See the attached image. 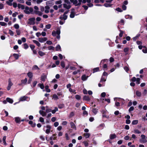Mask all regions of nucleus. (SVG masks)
<instances>
[{
	"instance_id": "nucleus-57",
	"label": "nucleus",
	"mask_w": 147,
	"mask_h": 147,
	"mask_svg": "<svg viewBox=\"0 0 147 147\" xmlns=\"http://www.w3.org/2000/svg\"><path fill=\"white\" fill-rule=\"evenodd\" d=\"M39 41L40 42H44L42 38H39L38 39Z\"/></svg>"
},
{
	"instance_id": "nucleus-15",
	"label": "nucleus",
	"mask_w": 147,
	"mask_h": 147,
	"mask_svg": "<svg viewBox=\"0 0 147 147\" xmlns=\"http://www.w3.org/2000/svg\"><path fill=\"white\" fill-rule=\"evenodd\" d=\"M116 137V136L115 134H111L110 135V138L111 140H113Z\"/></svg>"
},
{
	"instance_id": "nucleus-14",
	"label": "nucleus",
	"mask_w": 147,
	"mask_h": 147,
	"mask_svg": "<svg viewBox=\"0 0 147 147\" xmlns=\"http://www.w3.org/2000/svg\"><path fill=\"white\" fill-rule=\"evenodd\" d=\"M29 124L31 125V126L32 127H35L36 124L35 123H33L32 121H29Z\"/></svg>"
},
{
	"instance_id": "nucleus-45",
	"label": "nucleus",
	"mask_w": 147,
	"mask_h": 147,
	"mask_svg": "<svg viewBox=\"0 0 147 147\" xmlns=\"http://www.w3.org/2000/svg\"><path fill=\"white\" fill-rule=\"evenodd\" d=\"M63 107H64L63 104H61L59 105H58V107L60 109H61L63 108Z\"/></svg>"
},
{
	"instance_id": "nucleus-11",
	"label": "nucleus",
	"mask_w": 147,
	"mask_h": 147,
	"mask_svg": "<svg viewBox=\"0 0 147 147\" xmlns=\"http://www.w3.org/2000/svg\"><path fill=\"white\" fill-rule=\"evenodd\" d=\"M15 121L17 123H20L21 122V120L19 117H16L15 118Z\"/></svg>"
},
{
	"instance_id": "nucleus-43",
	"label": "nucleus",
	"mask_w": 147,
	"mask_h": 147,
	"mask_svg": "<svg viewBox=\"0 0 147 147\" xmlns=\"http://www.w3.org/2000/svg\"><path fill=\"white\" fill-rule=\"evenodd\" d=\"M37 83V82L36 81H34L32 84V87H35Z\"/></svg>"
},
{
	"instance_id": "nucleus-38",
	"label": "nucleus",
	"mask_w": 147,
	"mask_h": 147,
	"mask_svg": "<svg viewBox=\"0 0 147 147\" xmlns=\"http://www.w3.org/2000/svg\"><path fill=\"white\" fill-rule=\"evenodd\" d=\"M14 27L16 29H18L19 28V26L18 24H15L14 26Z\"/></svg>"
},
{
	"instance_id": "nucleus-51",
	"label": "nucleus",
	"mask_w": 147,
	"mask_h": 147,
	"mask_svg": "<svg viewBox=\"0 0 147 147\" xmlns=\"http://www.w3.org/2000/svg\"><path fill=\"white\" fill-rule=\"evenodd\" d=\"M129 48L128 47L125 48L124 49L123 51L125 53H127L129 51Z\"/></svg>"
},
{
	"instance_id": "nucleus-25",
	"label": "nucleus",
	"mask_w": 147,
	"mask_h": 147,
	"mask_svg": "<svg viewBox=\"0 0 147 147\" xmlns=\"http://www.w3.org/2000/svg\"><path fill=\"white\" fill-rule=\"evenodd\" d=\"M84 135L86 138H88L90 135V134L89 133H84Z\"/></svg>"
},
{
	"instance_id": "nucleus-8",
	"label": "nucleus",
	"mask_w": 147,
	"mask_h": 147,
	"mask_svg": "<svg viewBox=\"0 0 147 147\" xmlns=\"http://www.w3.org/2000/svg\"><path fill=\"white\" fill-rule=\"evenodd\" d=\"M70 124L71 128L75 129V130L76 129V127L73 122H71Z\"/></svg>"
},
{
	"instance_id": "nucleus-5",
	"label": "nucleus",
	"mask_w": 147,
	"mask_h": 147,
	"mask_svg": "<svg viewBox=\"0 0 147 147\" xmlns=\"http://www.w3.org/2000/svg\"><path fill=\"white\" fill-rule=\"evenodd\" d=\"M88 77V76H86V74H84L82 76L81 79L83 81H85L87 80Z\"/></svg>"
},
{
	"instance_id": "nucleus-28",
	"label": "nucleus",
	"mask_w": 147,
	"mask_h": 147,
	"mask_svg": "<svg viewBox=\"0 0 147 147\" xmlns=\"http://www.w3.org/2000/svg\"><path fill=\"white\" fill-rule=\"evenodd\" d=\"M27 98V97L26 96H22L20 98V100L21 101L25 100Z\"/></svg>"
},
{
	"instance_id": "nucleus-17",
	"label": "nucleus",
	"mask_w": 147,
	"mask_h": 147,
	"mask_svg": "<svg viewBox=\"0 0 147 147\" xmlns=\"http://www.w3.org/2000/svg\"><path fill=\"white\" fill-rule=\"evenodd\" d=\"M92 111L94 114L96 115V114L98 111V109L96 108H92Z\"/></svg>"
},
{
	"instance_id": "nucleus-12",
	"label": "nucleus",
	"mask_w": 147,
	"mask_h": 147,
	"mask_svg": "<svg viewBox=\"0 0 147 147\" xmlns=\"http://www.w3.org/2000/svg\"><path fill=\"white\" fill-rule=\"evenodd\" d=\"M92 73H94L96 72L99 71V67L94 68L92 70Z\"/></svg>"
},
{
	"instance_id": "nucleus-37",
	"label": "nucleus",
	"mask_w": 147,
	"mask_h": 147,
	"mask_svg": "<svg viewBox=\"0 0 147 147\" xmlns=\"http://www.w3.org/2000/svg\"><path fill=\"white\" fill-rule=\"evenodd\" d=\"M9 33L10 34V35L11 36H13L14 34V33L13 31H12L10 29L9 30Z\"/></svg>"
},
{
	"instance_id": "nucleus-62",
	"label": "nucleus",
	"mask_w": 147,
	"mask_h": 147,
	"mask_svg": "<svg viewBox=\"0 0 147 147\" xmlns=\"http://www.w3.org/2000/svg\"><path fill=\"white\" fill-rule=\"evenodd\" d=\"M116 11L119 12H121L122 11V10H121V8L119 7H118L116 8Z\"/></svg>"
},
{
	"instance_id": "nucleus-48",
	"label": "nucleus",
	"mask_w": 147,
	"mask_h": 147,
	"mask_svg": "<svg viewBox=\"0 0 147 147\" xmlns=\"http://www.w3.org/2000/svg\"><path fill=\"white\" fill-rule=\"evenodd\" d=\"M106 81V80L105 79V78L103 77L102 76V78L100 79V82H105Z\"/></svg>"
},
{
	"instance_id": "nucleus-63",
	"label": "nucleus",
	"mask_w": 147,
	"mask_h": 147,
	"mask_svg": "<svg viewBox=\"0 0 147 147\" xmlns=\"http://www.w3.org/2000/svg\"><path fill=\"white\" fill-rule=\"evenodd\" d=\"M108 75V74L105 71H104L102 74V76H107Z\"/></svg>"
},
{
	"instance_id": "nucleus-54",
	"label": "nucleus",
	"mask_w": 147,
	"mask_h": 147,
	"mask_svg": "<svg viewBox=\"0 0 147 147\" xmlns=\"http://www.w3.org/2000/svg\"><path fill=\"white\" fill-rule=\"evenodd\" d=\"M51 27V25L50 24H48L46 25V28L47 29H49Z\"/></svg>"
},
{
	"instance_id": "nucleus-27",
	"label": "nucleus",
	"mask_w": 147,
	"mask_h": 147,
	"mask_svg": "<svg viewBox=\"0 0 147 147\" xmlns=\"http://www.w3.org/2000/svg\"><path fill=\"white\" fill-rule=\"evenodd\" d=\"M54 99L55 100H57L59 99L58 97L55 94L53 95L52 96V99Z\"/></svg>"
},
{
	"instance_id": "nucleus-61",
	"label": "nucleus",
	"mask_w": 147,
	"mask_h": 147,
	"mask_svg": "<svg viewBox=\"0 0 147 147\" xmlns=\"http://www.w3.org/2000/svg\"><path fill=\"white\" fill-rule=\"evenodd\" d=\"M46 43L47 44L49 45H51L52 44V42L50 40H48L47 41Z\"/></svg>"
},
{
	"instance_id": "nucleus-10",
	"label": "nucleus",
	"mask_w": 147,
	"mask_h": 147,
	"mask_svg": "<svg viewBox=\"0 0 147 147\" xmlns=\"http://www.w3.org/2000/svg\"><path fill=\"white\" fill-rule=\"evenodd\" d=\"M29 8L28 6H26L25 9V10H24V12L26 14H29L30 13V11H27V10H29Z\"/></svg>"
},
{
	"instance_id": "nucleus-47",
	"label": "nucleus",
	"mask_w": 147,
	"mask_h": 147,
	"mask_svg": "<svg viewBox=\"0 0 147 147\" xmlns=\"http://www.w3.org/2000/svg\"><path fill=\"white\" fill-rule=\"evenodd\" d=\"M83 143L86 147L88 145V143L85 141H83Z\"/></svg>"
},
{
	"instance_id": "nucleus-9",
	"label": "nucleus",
	"mask_w": 147,
	"mask_h": 147,
	"mask_svg": "<svg viewBox=\"0 0 147 147\" xmlns=\"http://www.w3.org/2000/svg\"><path fill=\"white\" fill-rule=\"evenodd\" d=\"M39 113L43 117H44L46 115V113L42 110H40L39 111Z\"/></svg>"
},
{
	"instance_id": "nucleus-44",
	"label": "nucleus",
	"mask_w": 147,
	"mask_h": 147,
	"mask_svg": "<svg viewBox=\"0 0 147 147\" xmlns=\"http://www.w3.org/2000/svg\"><path fill=\"white\" fill-rule=\"evenodd\" d=\"M120 32L119 33V35L120 37H121L123 36V31L121 30H120Z\"/></svg>"
},
{
	"instance_id": "nucleus-34",
	"label": "nucleus",
	"mask_w": 147,
	"mask_h": 147,
	"mask_svg": "<svg viewBox=\"0 0 147 147\" xmlns=\"http://www.w3.org/2000/svg\"><path fill=\"white\" fill-rule=\"evenodd\" d=\"M61 65L63 68H64L65 67V63L64 61H61Z\"/></svg>"
},
{
	"instance_id": "nucleus-46",
	"label": "nucleus",
	"mask_w": 147,
	"mask_h": 147,
	"mask_svg": "<svg viewBox=\"0 0 147 147\" xmlns=\"http://www.w3.org/2000/svg\"><path fill=\"white\" fill-rule=\"evenodd\" d=\"M134 108L133 107H131L129 109V112H130L131 111L134 110Z\"/></svg>"
},
{
	"instance_id": "nucleus-53",
	"label": "nucleus",
	"mask_w": 147,
	"mask_h": 147,
	"mask_svg": "<svg viewBox=\"0 0 147 147\" xmlns=\"http://www.w3.org/2000/svg\"><path fill=\"white\" fill-rule=\"evenodd\" d=\"M127 7L124 5H123L122 6V8L123 10H126V9Z\"/></svg>"
},
{
	"instance_id": "nucleus-4",
	"label": "nucleus",
	"mask_w": 147,
	"mask_h": 147,
	"mask_svg": "<svg viewBox=\"0 0 147 147\" xmlns=\"http://www.w3.org/2000/svg\"><path fill=\"white\" fill-rule=\"evenodd\" d=\"M46 127L47 129L46 130L45 133L47 134H49L51 131V126L50 125H48L46 126Z\"/></svg>"
},
{
	"instance_id": "nucleus-19",
	"label": "nucleus",
	"mask_w": 147,
	"mask_h": 147,
	"mask_svg": "<svg viewBox=\"0 0 147 147\" xmlns=\"http://www.w3.org/2000/svg\"><path fill=\"white\" fill-rule=\"evenodd\" d=\"M33 42L36 44V45L38 47H40V43L37 41L35 40H33Z\"/></svg>"
},
{
	"instance_id": "nucleus-56",
	"label": "nucleus",
	"mask_w": 147,
	"mask_h": 147,
	"mask_svg": "<svg viewBox=\"0 0 147 147\" xmlns=\"http://www.w3.org/2000/svg\"><path fill=\"white\" fill-rule=\"evenodd\" d=\"M114 61V58L112 57H111L109 59V61L110 62L112 63Z\"/></svg>"
},
{
	"instance_id": "nucleus-29",
	"label": "nucleus",
	"mask_w": 147,
	"mask_h": 147,
	"mask_svg": "<svg viewBox=\"0 0 147 147\" xmlns=\"http://www.w3.org/2000/svg\"><path fill=\"white\" fill-rule=\"evenodd\" d=\"M38 86L42 89H43L45 87L44 86L43 84L39 83L38 84Z\"/></svg>"
},
{
	"instance_id": "nucleus-41",
	"label": "nucleus",
	"mask_w": 147,
	"mask_h": 147,
	"mask_svg": "<svg viewBox=\"0 0 147 147\" xmlns=\"http://www.w3.org/2000/svg\"><path fill=\"white\" fill-rule=\"evenodd\" d=\"M104 5L106 7H111L112 5L107 3H105L104 4Z\"/></svg>"
},
{
	"instance_id": "nucleus-52",
	"label": "nucleus",
	"mask_w": 147,
	"mask_h": 147,
	"mask_svg": "<svg viewBox=\"0 0 147 147\" xmlns=\"http://www.w3.org/2000/svg\"><path fill=\"white\" fill-rule=\"evenodd\" d=\"M124 69L127 72H128L129 70V68L127 66H125L124 67Z\"/></svg>"
},
{
	"instance_id": "nucleus-50",
	"label": "nucleus",
	"mask_w": 147,
	"mask_h": 147,
	"mask_svg": "<svg viewBox=\"0 0 147 147\" xmlns=\"http://www.w3.org/2000/svg\"><path fill=\"white\" fill-rule=\"evenodd\" d=\"M119 24H121L122 25H124V21L123 20L121 19V21L118 22Z\"/></svg>"
},
{
	"instance_id": "nucleus-7",
	"label": "nucleus",
	"mask_w": 147,
	"mask_h": 147,
	"mask_svg": "<svg viewBox=\"0 0 147 147\" xmlns=\"http://www.w3.org/2000/svg\"><path fill=\"white\" fill-rule=\"evenodd\" d=\"M47 78V76L44 74L42 75L41 77V80L43 82H45Z\"/></svg>"
},
{
	"instance_id": "nucleus-49",
	"label": "nucleus",
	"mask_w": 147,
	"mask_h": 147,
	"mask_svg": "<svg viewBox=\"0 0 147 147\" xmlns=\"http://www.w3.org/2000/svg\"><path fill=\"white\" fill-rule=\"evenodd\" d=\"M136 83L138 84H139L140 83V79L139 78H136Z\"/></svg>"
},
{
	"instance_id": "nucleus-58",
	"label": "nucleus",
	"mask_w": 147,
	"mask_h": 147,
	"mask_svg": "<svg viewBox=\"0 0 147 147\" xmlns=\"http://www.w3.org/2000/svg\"><path fill=\"white\" fill-rule=\"evenodd\" d=\"M52 35L53 36H55L56 35V32L55 31H53L52 33Z\"/></svg>"
},
{
	"instance_id": "nucleus-24",
	"label": "nucleus",
	"mask_w": 147,
	"mask_h": 147,
	"mask_svg": "<svg viewBox=\"0 0 147 147\" xmlns=\"http://www.w3.org/2000/svg\"><path fill=\"white\" fill-rule=\"evenodd\" d=\"M27 81V79L26 78L24 80H22L21 81V82L22 84H26Z\"/></svg>"
},
{
	"instance_id": "nucleus-3",
	"label": "nucleus",
	"mask_w": 147,
	"mask_h": 147,
	"mask_svg": "<svg viewBox=\"0 0 147 147\" xmlns=\"http://www.w3.org/2000/svg\"><path fill=\"white\" fill-rule=\"evenodd\" d=\"M13 85V84L11 81L10 79H9L8 80V85L7 88L8 90H10L11 87Z\"/></svg>"
},
{
	"instance_id": "nucleus-23",
	"label": "nucleus",
	"mask_w": 147,
	"mask_h": 147,
	"mask_svg": "<svg viewBox=\"0 0 147 147\" xmlns=\"http://www.w3.org/2000/svg\"><path fill=\"white\" fill-rule=\"evenodd\" d=\"M27 76L29 78H32L33 77V74L31 72H29L27 73Z\"/></svg>"
},
{
	"instance_id": "nucleus-42",
	"label": "nucleus",
	"mask_w": 147,
	"mask_h": 147,
	"mask_svg": "<svg viewBox=\"0 0 147 147\" xmlns=\"http://www.w3.org/2000/svg\"><path fill=\"white\" fill-rule=\"evenodd\" d=\"M24 48L25 49H27L29 47L28 45H27V43H24Z\"/></svg>"
},
{
	"instance_id": "nucleus-16",
	"label": "nucleus",
	"mask_w": 147,
	"mask_h": 147,
	"mask_svg": "<svg viewBox=\"0 0 147 147\" xmlns=\"http://www.w3.org/2000/svg\"><path fill=\"white\" fill-rule=\"evenodd\" d=\"M55 50L56 51H61V47L59 45H57L55 48Z\"/></svg>"
},
{
	"instance_id": "nucleus-20",
	"label": "nucleus",
	"mask_w": 147,
	"mask_h": 147,
	"mask_svg": "<svg viewBox=\"0 0 147 147\" xmlns=\"http://www.w3.org/2000/svg\"><path fill=\"white\" fill-rule=\"evenodd\" d=\"M45 88L46 91L48 92H51V90L49 89V86L48 85H46L45 86Z\"/></svg>"
},
{
	"instance_id": "nucleus-6",
	"label": "nucleus",
	"mask_w": 147,
	"mask_h": 147,
	"mask_svg": "<svg viewBox=\"0 0 147 147\" xmlns=\"http://www.w3.org/2000/svg\"><path fill=\"white\" fill-rule=\"evenodd\" d=\"M83 100L89 102L90 99L89 96L88 95H85L83 97Z\"/></svg>"
},
{
	"instance_id": "nucleus-21",
	"label": "nucleus",
	"mask_w": 147,
	"mask_h": 147,
	"mask_svg": "<svg viewBox=\"0 0 147 147\" xmlns=\"http://www.w3.org/2000/svg\"><path fill=\"white\" fill-rule=\"evenodd\" d=\"M75 16V13L74 11H71V14L70 15V17L71 18H74Z\"/></svg>"
},
{
	"instance_id": "nucleus-39",
	"label": "nucleus",
	"mask_w": 147,
	"mask_h": 147,
	"mask_svg": "<svg viewBox=\"0 0 147 147\" xmlns=\"http://www.w3.org/2000/svg\"><path fill=\"white\" fill-rule=\"evenodd\" d=\"M75 98L77 100H79L80 99L81 97L79 95L77 94L75 96Z\"/></svg>"
},
{
	"instance_id": "nucleus-35",
	"label": "nucleus",
	"mask_w": 147,
	"mask_h": 147,
	"mask_svg": "<svg viewBox=\"0 0 147 147\" xmlns=\"http://www.w3.org/2000/svg\"><path fill=\"white\" fill-rule=\"evenodd\" d=\"M46 112L47 113H48L51 112V109L48 108V107L46 106Z\"/></svg>"
},
{
	"instance_id": "nucleus-31",
	"label": "nucleus",
	"mask_w": 147,
	"mask_h": 147,
	"mask_svg": "<svg viewBox=\"0 0 147 147\" xmlns=\"http://www.w3.org/2000/svg\"><path fill=\"white\" fill-rule=\"evenodd\" d=\"M39 121L42 123V124H44L45 123L44 119L42 117H40L39 118Z\"/></svg>"
},
{
	"instance_id": "nucleus-55",
	"label": "nucleus",
	"mask_w": 147,
	"mask_h": 147,
	"mask_svg": "<svg viewBox=\"0 0 147 147\" xmlns=\"http://www.w3.org/2000/svg\"><path fill=\"white\" fill-rule=\"evenodd\" d=\"M30 47L32 50H33L35 47L34 45L31 44L30 45Z\"/></svg>"
},
{
	"instance_id": "nucleus-30",
	"label": "nucleus",
	"mask_w": 147,
	"mask_h": 147,
	"mask_svg": "<svg viewBox=\"0 0 147 147\" xmlns=\"http://www.w3.org/2000/svg\"><path fill=\"white\" fill-rule=\"evenodd\" d=\"M138 120H133L132 122V124L133 125H135L137 124L138 123Z\"/></svg>"
},
{
	"instance_id": "nucleus-40",
	"label": "nucleus",
	"mask_w": 147,
	"mask_h": 147,
	"mask_svg": "<svg viewBox=\"0 0 147 147\" xmlns=\"http://www.w3.org/2000/svg\"><path fill=\"white\" fill-rule=\"evenodd\" d=\"M56 33L57 35H60V30L59 28H57V30L56 31Z\"/></svg>"
},
{
	"instance_id": "nucleus-22",
	"label": "nucleus",
	"mask_w": 147,
	"mask_h": 147,
	"mask_svg": "<svg viewBox=\"0 0 147 147\" xmlns=\"http://www.w3.org/2000/svg\"><path fill=\"white\" fill-rule=\"evenodd\" d=\"M140 36V34H137L136 36L135 37H133V40L134 41H136L139 38V37Z\"/></svg>"
},
{
	"instance_id": "nucleus-36",
	"label": "nucleus",
	"mask_w": 147,
	"mask_h": 147,
	"mask_svg": "<svg viewBox=\"0 0 147 147\" xmlns=\"http://www.w3.org/2000/svg\"><path fill=\"white\" fill-rule=\"evenodd\" d=\"M48 48L49 50H54L55 49V48L52 46H49L48 47Z\"/></svg>"
},
{
	"instance_id": "nucleus-60",
	"label": "nucleus",
	"mask_w": 147,
	"mask_h": 147,
	"mask_svg": "<svg viewBox=\"0 0 147 147\" xmlns=\"http://www.w3.org/2000/svg\"><path fill=\"white\" fill-rule=\"evenodd\" d=\"M80 71L79 70H78L77 71H74L72 74L73 75H76L78 74V73Z\"/></svg>"
},
{
	"instance_id": "nucleus-13",
	"label": "nucleus",
	"mask_w": 147,
	"mask_h": 147,
	"mask_svg": "<svg viewBox=\"0 0 147 147\" xmlns=\"http://www.w3.org/2000/svg\"><path fill=\"white\" fill-rule=\"evenodd\" d=\"M6 100L7 102L11 104H12L13 102V100L9 98H6Z\"/></svg>"
},
{
	"instance_id": "nucleus-32",
	"label": "nucleus",
	"mask_w": 147,
	"mask_h": 147,
	"mask_svg": "<svg viewBox=\"0 0 147 147\" xmlns=\"http://www.w3.org/2000/svg\"><path fill=\"white\" fill-rule=\"evenodd\" d=\"M136 95L139 97L141 95V92L138 90L136 91Z\"/></svg>"
},
{
	"instance_id": "nucleus-59",
	"label": "nucleus",
	"mask_w": 147,
	"mask_h": 147,
	"mask_svg": "<svg viewBox=\"0 0 147 147\" xmlns=\"http://www.w3.org/2000/svg\"><path fill=\"white\" fill-rule=\"evenodd\" d=\"M136 77H134L131 78V81L132 82H134L136 81Z\"/></svg>"
},
{
	"instance_id": "nucleus-18",
	"label": "nucleus",
	"mask_w": 147,
	"mask_h": 147,
	"mask_svg": "<svg viewBox=\"0 0 147 147\" xmlns=\"http://www.w3.org/2000/svg\"><path fill=\"white\" fill-rule=\"evenodd\" d=\"M38 53L39 55L41 57H42L45 55V53L40 51H38Z\"/></svg>"
},
{
	"instance_id": "nucleus-26",
	"label": "nucleus",
	"mask_w": 147,
	"mask_h": 147,
	"mask_svg": "<svg viewBox=\"0 0 147 147\" xmlns=\"http://www.w3.org/2000/svg\"><path fill=\"white\" fill-rule=\"evenodd\" d=\"M13 56L16 60L18 59L19 57V56L18 54L16 53L13 54Z\"/></svg>"
},
{
	"instance_id": "nucleus-1",
	"label": "nucleus",
	"mask_w": 147,
	"mask_h": 147,
	"mask_svg": "<svg viewBox=\"0 0 147 147\" xmlns=\"http://www.w3.org/2000/svg\"><path fill=\"white\" fill-rule=\"evenodd\" d=\"M109 60L107 59H104L102 60L100 62V66L103 65V68L104 69V70H105L104 69H107V65L106 64H105V62H108Z\"/></svg>"
},
{
	"instance_id": "nucleus-33",
	"label": "nucleus",
	"mask_w": 147,
	"mask_h": 147,
	"mask_svg": "<svg viewBox=\"0 0 147 147\" xmlns=\"http://www.w3.org/2000/svg\"><path fill=\"white\" fill-rule=\"evenodd\" d=\"M0 25L2 26H6L7 25V24L4 22H0Z\"/></svg>"
},
{
	"instance_id": "nucleus-2",
	"label": "nucleus",
	"mask_w": 147,
	"mask_h": 147,
	"mask_svg": "<svg viewBox=\"0 0 147 147\" xmlns=\"http://www.w3.org/2000/svg\"><path fill=\"white\" fill-rule=\"evenodd\" d=\"M35 19L34 18H32L28 19L29 21L28 22V24H30V25H33L35 24Z\"/></svg>"
},
{
	"instance_id": "nucleus-64",
	"label": "nucleus",
	"mask_w": 147,
	"mask_h": 147,
	"mask_svg": "<svg viewBox=\"0 0 147 147\" xmlns=\"http://www.w3.org/2000/svg\"><path fill=\"white\" fill-rule=\"evenodd\" d=\"M134 131L135 133L138 134H140L141 133V131H139L137 129L135 130H134Z\"/></svg>"
}]
</instances>
